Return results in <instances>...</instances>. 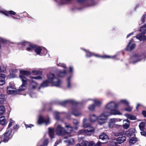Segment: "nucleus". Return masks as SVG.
Masks as SVG:
<instances>
[{
  "mask_svg": "<svg viewBox=\"0 0 146 146\" xmlns=\"http://www.w3.org/2000/svg\"><path fill=\"white\" fill-rule=\"evenodd\" d=\"M12 125V122H10L9 125H8V128H9L10 127H11V126Z\"/></svg>",
  "mask_w": 146,
  "mask_h": 146,
  "instance_id": "338daca9",
  "label": "nucleus"
},
{
  "mask_svg": "<svg viewBox=\"0 0 146 146\" xmlns=\"http://www.w3.org/2000/svg\"><path fill=\"white\" fill-rule=\"evenodd\" d=\"M125 116L127 118L131 120H133L136 119V117L135 116L130 114H125Z\"/></svg>",
  "mask_w": 146,
  "mask_h": 146,
  "instance_id": "bb28decb",
  "label": "nucleus"
},
{
  "mask_svg": "<svg viewBox=\"0 0 146 146\" xmlns=\"http://www.w3.org/2000/svg\"><path fill=\"white\" fill-rule=\"evenodd\" d=\"M99 138L102 140H105L106 143V141L108 139V136L105 133H102L99 135Z\"/></svg>",
  "mask_w": 146,
  "mask_h": 146,
  "instance_id": "dca6fc26",
  "label": "nucleus"
},
{
  "mask_svg": "<svg viewBox=\"0 0 146 146\" xmlns=\"http://www.w3.org/2000/svg\"><path fill=\"white\" fill-rule=\"evenodd\" d=\"M57 74L58 76L62 77L65 76L66 74V72L65 70H64L63 71L59 70L58 71Z\"/></svg>",
  "mask_w": 146,
  "mask_h": 146,
  "instance_id": "aec40b11",
  "label": "nucleus"
},
{
  "mask_svg": "<svg viewBox=\"0 0 146 146\" xmlns=\"http://www.w3.org/2000/svg\"><path fill=\"white\" fill-rule=\"evenodd\" d=\"M65 127L67 128V130L66 131V134L70 133L73 130V128L69 124L65 123Z\"/></svg>",
  "mask_w": 146,
  "mask_h": 146,
  "instance_id": "4468645a",
  "label": "nucleus"
},
{
  "mask_svg": "<svg viewBox=\"0 0 146 146\" xmlns=\"http://www.w3.org/2000/svg\"><path fill=\"white\" fill-rule=\"evenodd\" d=\"M94 55L97 57H101L102 58H113V57H111L109 56H107L106 55H104V56H98L97 55Z\"/></svg>",
  "mask_w": 146,
  "mask_h": 146,
  "instance_id": "79ce46f5",
  "label": "nucleus"
},
{
  "mask_svg": "<svg viewBox=\"0 0 146 146\" xmlns=\"http://www.w3.org/2000/svg\"><path fill=\"white\" fill-rule=\"evenodd\" d=\"M88 146H95V143L93 141L90 142L88 143Z\"/></svg>",
  "mask_w": 146,
  "mask_h": 146,
  "instance_id": "09e8293b",
  "label": "nucleus"
},
{
  "mask_svg": "<svg viewBox=\"0 0 146 146\" xmlns=\"http://www.w3.org/2000/svg\"><path fill=\"white\" fill-rule=\"evenodd\" d=\"M58 66H61L65 68H66V65L64 64L59 63L58 64Z\"/></svg>",
  "mask_w": 146,
  "mask_h": 146,
  "instance_id": "603ef678",
  "label": "nucleus"
},
{
  "mask_svg": "<svg viewBox=\"0 0 146 146\" xmlns=\"http://www.w3.org/2000/svg\"><path fill=\"white\" fill-rule=\"evenodd\" d=\"M56 132L57 135H65L66 133L64 128L60 124L57 125L56 129Z\"/></svg>",
  "mask_w": 146,
  "mask_h": 146,
  "instance_id": "0eeeda50",
  "label": "nucleus"
},
{
  "mask_svg": "<svg viewBox=\"0 0 146 146\" xmlns=\"http://www.w3.org/2000/svg\"><path fill=\"white\" fill-rule=\"evenodd\" d=\"M6 71V68L4 66H2L1 68L0 67V72H5Z\"/></svg>",
  "mask_w": 146,
  "mask_h": 146,
  "instance_id": "a18cd8bd",
  "label": "nucleus"
},
{
  "mask_svg": "<svg viewBox=\"0 0 146 146\" xmlns=\"http://www.w3.org/2000/svg\"><path fill=\"white\" fill-rule=\"evenodd\" d=\"M6 100L5 96L3 94L0 95V103L2 104Z\"/></svg>",
  "mask_w": 146,
  "mask_h": 146,
  "instance_id": "c85d7f7f",
  "label": "nucleus"
},
{
  "mask_svg": "<svg viewBox=\"0 0 146 146\" xmlns=\"http://www.w3.org/2000/svg\"><path fill=\"white\" fill-rule=\"evenodd\" d=\"M30 77L31 79H35L37 80L41 79H42L41 77L40 76L36 77L30 76Z\"/></svg>",
  "mask_w": 146,
  "mask_h": 146,
  "instance_id": "49530a36",
  "label": "nucleus"
},
{
  "mask_svg": "<svg viewBox=\"0 0 146 146\" xmlns=\"http://www.w3.org/2000/svg\"><path fill=\"white\" fill-rule=\"evenodd\" d=\"M54 116L55 118L56 119H59V117L56 114V113H54Z\"/></svg>",
  "mask_w": 146,
  "mask_h": 146,
  "instance_id": "4d7b16f0",
  "label": "nucleus"
},
{
  "mask_svg": "<svg viewBox=\"0 0 146 146\" xmlns=\"http://www.w3.org/2000/svg\"><path fill=\"white\" fill-rule=\"evenodd\" d=\"M133 59L134 60H137L136 61H133V63H136L138 61H140L141 59V56H139L138 55H135L133 57Z\"/></svg>",
  "mask_w": 146,
  "mask_h": 146,
  "instance_id": "2f4dec72",
  "label": "nucleus"
},
{
  "mask_svg": "<svg viewBox=\"0 0 146 146\" xmlns=\"http://www.w3.org/2000/svg\"><path fill=\"white\" fill-rule=\"evenodd\" d=\"M75 102L72 100H66L63 101L62 102V105L63 106H65L66 104L68 103H71L72 104H75Z\"/></svg>",
  "mask_w": 146,
  "mask_h": 146,
  "instance_id": "412c9836",
  "label": "nucleus"
},
{
  "mask_svg": "<svg viewBox=\"0 0 146 146\" xmlns=\"http://www.w3.org/2000/svg\"><path fill=\"white\" fill-rule=\"evenodd\" d=\"M7 91L9 94H16L17 93V90L15 88V86L10 84V86L7 87Z\"/></svg>",
  "mask_w": 146,
  "mask_h": 146,
  "instance_id": "1a4fd4ad",
  "label": "nucleus"
},
{
  "mask_svg": "<svg viewBox=\"0 0 146 146\" xmlns=\"http://www.w3.org/2000/svg\"><path fill=\"white\" fill-rule=\"evenodd\" d=\"M95 106L94 104H92L90 105L88 107L89 110L91 111H94L95 110Z\"/></svg>",
  "mask_w": 146,
  "mask_h": 146,
  "instance_id": "58836bf2",
  "label": "nucleus"
},
{
  "mask_svg": "<svg viewBox=\"0 0 146 146\" xmlns=\"http://www.w3.org/2000/svg\"><path fill=\"white\" fill-rule=\"evenodd\" d=\"M61 142V140L60 139H59L57 140L54 146H57V145L60 143Z\"/></svg>",
  "mask_w": 146,
  "mask_h": 146,
  "instance_id": "3c124183",
  "label": "nucleus"
},
{
  "mask_svg": "<svg viewBox=\"0 0 146 146\" xmlns=\"http://www.w3.org/2000/svg\"><path fill=\"white\" fill-rule=\"evenodd\" d=\"M141 106V104H137V106H136V109H137V108H138V107Z\"/></svg>",
  "mask_w": 146,
  "mask_h": 146,
  "instance_id": "774afa93",
  "label": "nucleus"
},
{
  "mask_svg": "<svg viewBox=\"0 0 146 146\" xmlns=\"http://www.w3.org/2000/svg\"><path fill=\"white\" fill-rule=\"evenodd\" d=\"M5 111V108L2 105L0 106V114L3 113Z\"/></svg>",
  "mask_w": 146,
  "mask_h": 146,
  "instance_id": "ea45409f",
  "label": "nucleus"
},
{
  "mask_svg": "<svg viewBox=\"0 0 146 146\" xmlns=\"http://www.w3.org/2000/svg\"><path fill=\"white\" fill-rule=\"evenodd\" d=\"M125 110L127 111H130L131 110L132 108L129 106H128L127 108H125Z\"/></svg>",
  "mask_w": 146,
  "mask_h": 146,
  "instance_id": "6e6d98bb",
  "label": "nucleus"
},
{
  "mask_svg": "<svg viewBox=\"0 0 146 146\" xmlns=\"http://www.w3.org/2000/svg\"><path fill=\"white\" fill-rule=\"evenodd\" d=\"M65 142H67L69 145H73L75 143L74 140L73 138H71L65 141Z\"/></svg>",
  "mask_w": 146,
  "mask_h": 146,
  "instance_id": "cd10ccee",
  "label": "nucleus"
},
{
  "mask_svg": "<svg viewBox=\"0 0 146 146\" xmlns=\"http://www.w3.org/2000/svg\"><path fill=\"white\" fill-rule=\"evenodd\" d=\"M20 73L22 75L26 76L29 75L31 74V73L30 72L24 70H20Z\"/></svg>",
  "mask_w": 146,
  "mask_h": 146,
  "instance_id": "b1692460",
  "label": "nucleus"
},
{
  "mask_svg": "<svg viewBox=\"0 0 146 146\" xmlns=\"http://www.w3.org/2000/svg\"><path fill=\"white\" fill-rule=\"evenodd\" d=\"M121 115L119 111L111 110V112L105 111L102 112L98 117V123L100 125L107 122L108 117L112 115Z\"/></svg>",
  "mask_w": 146,
  "mask_h": 146,
  "instance_id": "f03ea898",
  "label": "nucleus"
},
{
  "mask_svg": "<svg viewBox=\"0 0 146 146\" xmlns=\"http://www.w3.org/2000/svg\"><path fill=\"white\" fill-rule=\"evenodd\" d=\"M146 17V15H143L142 17L141 18V21L142 23H144L145 21V18Z\"/></svg>",
  "mask_w": 146,
  "mask_h": 146,
  "instance_id": "de8ad7c7",
  "label": "nucleus"
},
{
  "mask_svg": "<svg viewBox=\"0 0 146 146\" xmlns=\"http://www.w3.org/2000/svg\"><path fill=\"white\" fill-rule=\"evenodd\" d=\"M78 135H85V129H81L77 133Z\"/></svg>",
  "mask_w": 146,
  "mask_h": 146,
  "instance_id": "a19ab883",
  "label": "nucleus"
},
{
  "mask_svg": "<svg viewBox=\"0 0 146 146\" xmlns=\"http://www.w3.org/2000/svg\"><path fill=\"white\" fill-rule=\"evenodd\" d=\"M142 113L143 115L145 117H146V111H143L142 112Z\"/></svg>",
  "mask_w": 146,
  "mask_h": 146,
  "instance_id": "052dcab7",
  "label": "nucleus"
},
{
  "mask_svg": "<svg viewBox=\"0 0 146 146\" xmlns=\"http://www.w3.org/2000/svg\"><path fill=\"white\" fill-rule=\"evenodd\" d=\"M133 34V33L129 34L127 35V38H128V37H129L131 35H132Z\"/></svg>",
  "mask_w": 146,
  "mask_h": 146,
  "instance_id": "69168bd1",
  "label": "nucleus"
},
{
  "mask_svg": "<svg viewBox=\"0 0 146 146\" xmlns=\"http://www.w3.org/2000/svg\"><path fill=\"white\" fill-rule=\"evenodd\" d=\"M88 142L87 141H83L81 143V146H88Z\"/></svg>",
  "mask_w": 146,
  "mask_h": 146,
  "instance_id": "37998d69",
  "label": "nucleus"
},
{
  "mask_svg": "<svg viewBox=\"0 0 146 146\" xmlns=\"http://www.w3.org/2000/svg\"><path fill=\"white\" fill-rule=\"evenodd\" d=\"M37 86V84L34 82L33 80L31 81V83L30 84V87L32 89L35 88Z\"/></svg>",
  "mask_w": 146,
  "mask_h": 146,
  "instance_id": "5701e85b",
  "label": "nucleus"
},
{
  "mask_svg": "<svg viewBox=\"0 0 146 146\" xmlns=\"http://www.w3.org/2000/svg\"><path fill=\"white\" fill-rule=\"evenodd\" d=\"M0 13L3 14L6 16H8L9 15H14L16 14V13L15 12L12 11H6L3 10H1L0 11Z\"/></svg>",
  "mask_w": 146,
  "mask_h": 146,
  "instance_id": "f8f14e48",
  "label": "nucleus"
},
{
  "mask_svg": "<svg viewBox=\"0 0 146 146\" xmlns=\"http://www.w3.org/2000/svg\"><path fill=\"white\" fill-rule=\"evenodd\" d=\"M135 130L134 129H131L128 130L125 132V135L129 137L134 135Z\"/></svg>",
  "mask_w": 146,
  "mask_h": 146,
  "instance_id": "ddd939ff",
  "label": "nucleus"
},
{
  "mask_svg": "<svg viewBox=\"0 0 146 146\" xmlns=\"http://www.w3.org/2000/svg\"><path fill=\"white\" fill-rule=\"evenodd\" d=\"M87 54H86V56L88 57H90L91 56L93 55L90 52H89L88 51H86Z\"/></svg>",
  "mask_w": 146,
  "mask_h": 146,
  "instance_id": "5fc2aeb1",
  "label": "nucleus"
},
{
  "mask_svg": "<svg viewBox=\"0 0 146 146\" xmlns=\"http://www.w3.org/2000/svg\"><path fill=\"white\" fill-rule=\"evenodd\" d=\"M95 105L98 107H100L102 104V102L98 99H95L93 100Z\"/></svg>",
  "mask_w": 146,
  "mask_h": 146,
  "instance_id": "393cba45",
  "label": "nucleus"
},
{
  "mask_svg": "<svg viewBox=\"0 0 146 146\" xmlns=\"http://www.w3.org/2000/svg\"><path fill=\"white\" fill-rule=\"evenodd\" d=\"M49 123V119H46L42 116H40L38 120V123L41 124L43 123H45L47 125Z\"/></svg>",
  "mask_w": 146,
  "mask_h": 146,
  "instance_id": "9d476101",
  "label": "nucleus"
},
{
  "mask_svg": "<svg viewBox=\"0 0 146 146\" xmlns=\"http://www.w3.org/2000/svg\"><path fill=\"white\" fill-rule=\"evenodd\" d=\"M87 120L84 118L83 120V126L84 128H87L85 129V134L88 135L93 134L94 132V128L91 127L90 124L87 123Z\"/></svg>",
  "mask_w": 146,
  "mask_h": 146,
  "instance_id": "7ed1b4c3",
  "label": "nucleus"
},
{
  "mask_svg": "<svg viewBox=\"0 0 146 146\" xmlns=\"http://www.w3.org/2000/svg\"><path fill=\"white\" fill-rule=\"evenodd\" d=\"M119 105L118 103H115L114 102L111 101L108 103L106 105L105 108L106 109L110 110V111L109 112H111V110H117L113 109L116 108Z\"/></svg>",
  "mask_w": 146,
  "mask_h": 146,
  "instance_id": "423d86ee",
  "label": "nucleus"
},
{
  "mask_svg": "<svg viewBox=\"0 0 146 146\" xmlns=\"http://www.w3.org/2000/svg\"><path fill=\"white\" fill-rule=\"evenodd\" d=\"M133 41V39L132 38L130 40L128 45L127 46L126 49L127 50H131L135 48V44L132 43Z\"/></svg>",
  "mask_w": 146,
  "mask_h": 146,
  "instance_id": "9b49d317",
  "label": "nucleus"
},
{
  "mask_svg": "<svg viewBox=\"0 0 146 146\" xmlns=\"http://www.w3.org/2000/svg\"><path fill=\"white\" fill-rule=\"evenodd\" d=\"M47 80L44 81L42 84L39 89V90L41 88L48 86L49 83L56 87L60 86L62 84V81L53 74H48L47 75Z\"/></svg>",
  "mask_w": 146,
  "mask_h": 146,
  "instance_id": "f257e3e1",
  "label": "nucleus"
},
{
  "mask_svg": "<svg viewBox=\"0 0 146 146\" xmlns=\"http://www.w3.org/2000/svg\"><path fill=\"white\" fill-rule=\"evenodd\" d=\"M145 123L144 122H141L139 125V128L141 130L143 131L145 127Z\"/></svg>",
  "mask_w": 146,
  "mask_h": 146,
  "instance_id": "c9c22d12",
  "label": "nucleus"
},
{
  "mask_svg": "<svg viewBox=\"0 0 146 146\" xmlns=\"http://www.w3.org/2000/svg\"><path fill=\"white\" fill-rule=\"evenodd\" d=\"M139 31L141 33L144 35L146 33V26L145 25L144 26L141 27L139 29Z\"/></svg>",
  "mask_w": 146,
  "mask_h": 146,
  "instance_id": "c756f323",
  "label": "nucleus"
},
{
  "mask_svg": "<svg viewBox=\"0 0 146 146\" xmlns=\"http://www.w3.org/2000/svg\"><path fill=\"white\" fill-rule=\"evenodd\" d=\"M71 78V76H70L67 79L68 81V86L67 87L68 88H70L71 87V84L70 83V80Z\"/></svg>",
  "mask_w": 146,
  "mask_h": 146,
  "instance_id": "c03bdc74",
  "label": "nucleus"
},
{
  "mask_svg": "<svg viewBox=\"0 0 146 146\" xmlns=\"http://www.w3.org/2000/svg\"><path fill=\"white\" fill-rule=\"evenodd\" d=\"M0 123L2 125H5L6 124V120L4 117H0Z\"/></svg>",
  "mask_w": 146,
  "mask_h": 146,
  "instance_id": "473e14b6",
  "label": "nucleus"
},
{
  "mask_svg": "<svg viewBox=\"0 0 146 146\" xmlns=\"http://www.w3.org/2000/svg\"><path fill=\"white\" fill-rule=\"evenodd\" d=\"M72 113L76 116H79L82 115V113L80 112L76 111L73 110Z\"/></svg>",
  "mask_w": 146,
  "mask_h": 146,
  "instance_id": "e433bc0d",
  "label": "nucleus"
},
{
  "mask_svg": "<svg viewBox=\"0 0 146 146\" xmlns=\"http://www.w3.org/2000/svg\"><path fill=\"white\" fill-rule=\"evenodd\" d=\"M19 77L23 84L19 87V91H21L24 90L27 88V80L26 78L23 75H20Z\"/></svg>",
  "mask_w": 146,
  "mask_h": 146,
  "instance_id": "39448f33",
  "label": "nucleus"
},
{
  "mask_svg": "<svg viewBox=\"0 0 146 146\" xmlns=\"http://www.w3.org/2000/svg\"><path fill=\"white\" fill-rule=\"evenodd\" d=\"M48 140L46 139L44 141V145H47L48 144Z\"/></svg>",
  "mask_w": 146,
  "mask_h": 146,
  "instance_id": "bf43d9fd",
  "label": "nucleus"
},
{
  "mask_svg": "<svg viewBox=\"0 0 146 146\" xmlns=\"http://www.w3.org/2000/svg\"><path fill=\"white\" fill-rule=\"evenodd\" d=\"M19 128V126L17 125H16L13 127V129H14L17 130Z\"/></svg>",
  "mask_w": 146,
  "mask_h": 146,
  "instance_id": "680f3d73",
  "label": "nucleus"
},
{
  "mask_svg": "<svg viewBox=\"0 0 146 146\" xmlns=\"http://www.w3.org/2000/svg\"><path fill=\"white\" fill-rule=\"evenodd\" d=\"M106 142H98L96 144H95V146H101L102 144L104 143H105Z\"/></svg>",
  "mask_w": 146,
  "mask_h": 146,
  "instance_id": "864d4df0",
  "label": "nucleus"
},
{
  "mask_svg": "<svg viewBox=\"0 0 146 146\" xmlns=\"http://www.w3.org/2000/svg\"><path fill=\"white\" fill-rule=\"evenodd\" d=\"M126 138L125 136L119 137L117 140V143L120 144L124 142Z\"/></svg>",
  "mask_w": 146,
  "mask_h": 146,
  "instance_id": "a211bd4d",
  "label": "nucleus"
},
{
  "mask_svg": "<svg viewBox=\"0 0 146 146\" xmlns=\"http://www.w3.org/2000/svg\"><path fill=\"white\" fill-rule=\"evenodd\" d=\"M5 76L4 74L0 75V85H2L5 83Z\"/></svg>",
  "mask_w": 146,
  "mask_h": 146,
  "instance_id": "f3484780",
  "label": "nucleus"
},
{
  "mask_svg": "<svg viewBox=\"0 0 146 146\" xmlns=\"http://www.w3.org/2000/svg\"><path fill=\"white\" fill-rule=\"evenodd\" d=\"M79 121L76 119L74 120L73 121V124L76 125H78L79 124Z\"/></svg>",
  "mask_w": 146,
  "mask_h": 146,
  "instance_id": "8fccbe9b",
  "label": "nucleus"
},
{
  "mask_svg": "<svg viewBox=\"0 0 146 146\" xmlns=\"http://www.w3.org/2000/svg\"><path fill=\"white\" fill-rule=\"evenodd\" d=\"M142 131L141 132V135L145 136L146 134V133L145 132L143 131Z\"/></svg>",
  "mask_w": 146,
  "mask_h": 146,
  "instance_id": "13d9d810",
  "label": "nucleus"
},
{
  "mask_svg": "<svg viewBox=\"0 0 146 146\" xmlns=\"http://www.w3.org/2000/svg\"><path fill=\"white\" fill-rule=\"evenodd\" d=\"M138 141L136 137H131L129 140V143L130 145H133L137 141Z\"/></svg>",
  "mask_w": 146,
  "mask_h": 146,
  "instance_id": "a878e982",
  "label": "nucleus"
},
{
  "mask_svg": "<svg viewBox=\"0 0 146 146\" xmlns=\"http://www.w3.org/2000/svg\"><path fill=\"white\" fill-rule=\"evenodd\" d=\"M32 72L33 75H36L37 74H40L42 73L41 71L38 70H33L32 71Z\"/></svg>",
  "mask_w": 146,
  "mask_h": 146,
  "instance_id": "4c0bfd02",
  "label": "nucleus"
},
{
  "mask_svg": "<svg viewBox=\"0 0 146 146\" xmlns=\"http://www.w3.org/2000/svg\"><path fill=\"white\" fill-rule=\"evenodd\" d=\"M144 35L142 33L138 34L136 35V37L140 41L145 40L144 38Z\"/></svg>",
  "mask_w": 146,
  "mask_h": 146,
  "instance_id": "6ab92c4d",
  "label": "nucleus"
},
{
  "mask_svg": "<svg viewBox=\"0 0 146 146\" xmlns=\"http://www.w3.org/2000/svg\"><path fill=\"white\" fill-rule=\"evenodd\" d=\"M124 124H123V127L124 128L127 129L129 126V121L127 119L123 121Z\"/></svg>",
  "mask_w": 146,
  "mask_h": 146,
  "instance_id": "4be33fe9",
  "label": "nucleus"
},
{
  "mask_svg": "<svg viewBox=\"0 0 146 146\" xmlns=\"http://www.w3.org/2000/svg\"><path fill=\"white\" fill-rule=\"evenodd\" d=\"M115 119L114 118L111 119H110L109 124V125L110 127H113L115 124Z\"/></svg>",
  "mask_w": 146,
  "mask_h": 146,
  "instance_id": "7c9ffc66",
  "label": "nucleus"
},
{
  "mask_svg": "<svg viewBox=\"0 0 146 146\" xmlns=\"http://www.w3.org/2000/svg\"><path fill=\"white\" fill-rule=\"evenodd\" d=\"M70 72H73V67L72 66H70Z\"/></svg>",
  "mask_w": 146,
  "mask_h": 146,
  "instance_id": "e2e57ef3",
  "label": "nucleus"
},
{
  "mask_svg": "<svg viewBox=\"0 0 146 146\" xmlns=\"http://www.w3.org/2000/svg\"><path fill=\"white\" fill-rule=\"evenodd\" d=\"M12 130L9 129L7 132L5 133L1 137V140L4 142H7L11 137Z\"/></svg>",
  "mask_w": 146,
  "mask_h": 146,
  "instance_id": "6e6552de",
  "label": "nucleus"
},
{
  "mask_svg": "<svg viewBox=\"0 0 146 146\" xmlns=\"http://www.w3.org/2000/svg\"><path fill=\"white\" fill-rule=\"evenodd\" d=\"M25 45L29 46L27 48V50L30 51L35 49V52L37 54H40L41 50V49L40 47L35 48V45L28 42L25 43Z\"/></svg>",
  "mask_w": 146,
  "mask_h": 146,
  "instance_id": "20e7f679",
  "label": "nucleus"
},
{
  "mask_svg": "<svg viewBox=\"0 0 146 146\" xmlns=\"http://www.w3.org/2000/svg\"><path fill=\"white\" fill-rule=\"evenodd\" d=\"M33 125L31 124H30L29 125H26V127H31L32 126H33Z\"/></svg>",
  "mask_w": 146,
  "mask_h": 146,
  "instance_id": "0e129e2a",
  "label": "nucleus"
},
{
  "mask_svg": "<svg viewBox=\"0 0 146 146\" xmlns=\"http://www.w3.org/2000/svg\"><path fill=\"white\" fill-rule=\"evenodd\" d=\"M90 120L91 122H94L97 120L98 122V117L95 115L93 114L90 116Z\"/></svg>",
  "mask_w": 146,
  "mask_h": 146,
  "instance_id": "2eb2a0df",
  "label": "nucleus"
},
{
  "mask_svg": "<svg viewBox=\"0 0 146 146\" xmlns=\"http://www.w3.org/2000/svg\"><path fill=\"white\" fill-rule=\"evenodd\" d=\"M54 130L53 129L51 128H49V135L52 138L54 136Z\"/></svg>",
  "mask_w": 146,
  "mask_h": 146,
  "instance_id": "f704fd0d",
  "label": "nucleus"
},
{
  "mask_svg": "<svg viewBox=\"0 0 146 146\" xmlns=\"http://www.w3.org/2000/svg\"><path fill=\"white\" fill-rule=\"evenodd\" d=\"M120 102L127 106H128L129 104V102L126 100H120Z\"/></svg>",
  "mask_w": 146,
  "mask_h": 146,
  "instance_id": "72a5a7b5",
  "label": "nucleus"
}]
</instances>
